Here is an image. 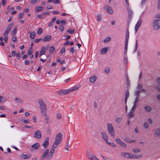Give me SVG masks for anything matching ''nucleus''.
Returning a JSON list of instances; mask_svg holds the SVG:
<instances>
[{
    "label": "nucleus",
    "mask_w": 160,
    "mask_h": 160,
    "mask_svg": "<svg viewBox=\"0 0 160 160\" xmlns=\"http://www.w3.org/2000/svg\"><path fill=\"white\" fill-rule=\"evenodd\" d=\"M62 139V134L61 133H59L56 136L55 141L52 145V147L56 148L60 143Z\"/></svg>",
    "instance_id": "1"
},
{
    "label": "nucleus",
    "mask_w": 160,
    "mask_h": 160,
    "mask_svg": "<svg viewBox=\"0 0 160 160\" xmlns=\"http://www.w3.org/2000/svg\"><path fill=\"white\" fill-rule=\"evenodd\" d=\"M38 102L41 110L42 113L45 112L47 110V107L45 102L41 99H39Z\"/></svg>",
    "instance_id": "2"
},
{
    "label": "nucleus",
    "mask_w": 160,
    "mask_h": 160,
    "mask_svg": "<svg viewBox=\"0 0 160 160\" xmlns=\"http://www.w3.org/2000/svg\"><path fill=\"white\" fill-rule=\"evenodd\" d=\"M154 29L157 30L160 28V18L155 20L153 23Z\"/></svg>",
    "instance_id": "3"
},
{
    "label": "nucleus",
    "mask_w": 160,
    "mask_h": 160,
    "mask_svg": "<svg viewBox=\"0 0 160 160\" xmlns=\"http://www.w3.org/2000/svg\"><path fill=\"white\" fill-rule=\"evenodd\" d=\"M107 128L110 134L112 136H114V130L112 124L110 123H108L107 124Z\"/></svg>",
    "instance_id": "4"
},
{
    "label": "nucleus",
    "mask_w": 160,
    "mask_h": 160,
    "mask_svg": "<svg viewBox=\"0 0 160 160\" xmlns=\"http://www.w3.org/2000/svg\"><path fill=\"white\" fill-rule=\"evenodd\" d=\"M13 25V22H12L9 24L8 27L5 30L4 33L3 34V36H7L8 34L10 31L11 28L12 27Z\"/></svg>",
    "instance_id": "5"
},
{
    "label": "nucleus",
    "mask_w": 160,
    "mask_h": 160,
    "mask_svg": "<svg viewBox=\"0 0 160 160\" xmlns=\"http://www.w3.org/2000/svg\"><path fill=\"white\" fill-rule=\"evenodd\" d=\"M87 156L88 158L91 160H96L97 158L91 152L89 151L87 152Z\"/></svg>",
    "instance_id": "6"
},
{
    "label": "nucleus",
    "mask_w": 160,
    "mask_h": 160,
    "mask_svg": "<svg viewBox=\"0 0 160 160\" xmlns=\"http://www.w3.org/2000/svg\"><path fill=\"white\" fill-rule=\"evenodd\" d=\"M104 9L107 12L110 14H112L113 13V11L111 7L108 5H105L104 7Z\"/></svg>",
    "instance_id": "7"
},
{
    "label": "nucleus",
    "mask_w": 160,
    "mask_h": 160,
    "mask_svg": "<svg viewBox=\"0 0 160 160\" xmlns=\"http://www.w3.org/2000/svg\"><path fill=\"white\" fill-rule=\"evenodd\" d=\"M116 142L123 148H126L127 147L126 144L123 142H122L119 138H117L115 139Z\"/></svg>",
    "instance_id": "8"
},
{
    "label": "nucleus",
    "mask_w": 160,
    "mask_h": 160,
    "mask_svg": "<svg viewBox=\"0 0 160 160\" xmlns=\"http://www.w3.org/2000/svg\"><path fill=\"white\" fill-rule=\"evenodd\" d=\"M33 136L35 138L38 139L41 138L42 137L41 132L39 130L36 131L33 134Z\"/></svg>",
    "instance_id": "9"
},
{
    "label": "nucleus",
    "mask_w": 160,
    "mask_h": 160,
    "mask_svg": "<svg viewBox=\"0 0 160 160\" xmlns=\"http://www.w3.org/2000/svg\"><path fill=\"white\" fill-rule=\"evenodd\" d=\"M48 49V47H42L40 52L39 57H41V56L44 54Z\"/></svg>",
    "instance_id": "10"
},
{
    "label": "nucleus",
    "mask_w": 160,
    "mask_h": 160,
    "mask_svg": "<svg viewBox=\"0 0 160 160\" xmlns=\"http://www.w3.org/2000/svg\"><path fill=\"white\" fill-rule=\"evenodd\" d=\"M56 148H54V147H52V146L50 150V151L49 153V154L47 157V158L48 159H49L52 156L55 151L54 149Z\"/></svg>",
    "instance_id": "11"
},
{
    "label": "nucleus",
    "mask_w": 160,
    "mask_h": 160,
    "mask_svg": "<svg viewBox=\"0 0 160 160\" xmlns=\"http://www.w3.org/2000/svg\"><path fill=\"white\" fill-rule=\"evenodd\" d=\"M142 20L139 19L137 22L135 27V32L136 33L142 24Z\"/></svg>",
    "instance_id": "12"
},
{
    "label": "nucleus",
    "mask_w": 160,
    "mask_h": 160,
    "mask_svg": "<svg viewBox=\"0 0 160 160\" xmlns=\"http://www.w3.org/2000/svg\"><path fill=\"white\" fill-rule=\"evenodd\" d=\"M121 155L127 158L132 159V154L128 152H122L121 153Z\"/></svg>",
    "instance_id": "13"
},
{
    "label": "nucleus",
    "mask_w": 160,
    "mask_h": 160,
    "mask_svg": "<svg viewBox=\"0 0 160 160\" xmlns=\"http://www.w3.org/2000/svg\"><path fill=\"white\" fill-rule=\"evenodd\" d=\"M49 152L48 149H46L45 151L44 152L43 155L41 157V159L43 160L44 159L47 157L48 153Z\"/></svg>",
    "instance_id": "14"
},
{
    "label": "nucleus",
    "mask_w": 160,
    "mask_h": 160,
    "mask_svg": "<svg viewBox=\"0 0 160 160\" xmlns=\"http://www.w3.org/2000/svg\"><path fill=\"white\" fill-rule=\"evenodd\" d=\"M48 141L49 137H48L46 138L45 141L42 144V146L45 148H46L48 147V145L49 144Z\"/></svg>",
    "instance_id": "15"
},
{
    "label": "nucleus",
    "mask_w": 160,
    "mask_h": 160,
    "mask_svg": "<svg viewBox=\"0 0 160 160\" xmlns=\"http://www.w3.org/2000/svg\"><path fill=\"white\" fill-rule=\"evenodd\" d=\"M70 92L69 89L67 90H61L59 91L60 95H65L69 93Z\"/></svg>",
    "instance_id": "16"
},
{
    "label": "nucleus",
    "mask_w": 160,
    "mask_h": 160,
    "mask_svg": "<svg viewBox=\"0 0 160 160\" xmlns=\"http://www.w3.org/2000/svg\"><path fill=\"white\" fill-rule=\"evenodd\" d=\"M44 8L41 6H37L35 8V11L37 12H38L43 10Z\"/></svg>",
    "instance_id": "17"
},
{
    "label": "nucleus",
    "mask_w": 160,
    "mask_h": 160,
    "mask_svg": "<svg viewBox=\"0 0 160 160\" xmlns=\"http://www.w3.org/2000/svg\"><path fill=\"white\" fill-rule=\"evenodd\" d=\"M102 137L103 140L105 142L108 140V137L106 133L104 132L102 133Z\"/></svg>",
    "instance_id": "18"
},
{
    "label": "nucleus",
    "mask_w": 160,
    "mask_h": 160,
    "mask_svg": "<svg viewBox=\"0 0 160 160\" xmlns=\"http://www.w3.org/2000/svg\"><path fill=\"white\" fill-rule=\"evenodd\" d=\"M51 39V36L50 35L47 36L44 38L42 39V40L43 42H48L50 41Z\"/></svg>",
    "instance_id": "19"
},
{
    "label": "nucleus",
    "mask_w": 160,
    "mask_h": 160,
    "mask_svg": "<svg viewBox=\"0 0 160 160\" xmlns=\"http://www.w3.org/2000/svg\"><path fill=\"white\" fill-rule=\"evenodd\" d=\"M127 10L128 13V18L130 19H131L133 12L131 9L127 6Z\"/></svg>",
    "instance_id": "20"
},
{
    "label": "nucleus",
    "mask_w": 160,
    "mask_h": 160,
    "mask_svg": "<svg viewBox=\"0 0 160 160\" xmlns=\"http://www.w3.org/2000/svg\"><path fill=\"white\" fill-rule=\"evenodd\" d=\"M142 156V155L141 154H132V159H137L141 158Z\"/></svg>",
    "instance_id": "21"
},
{
    "label": "nucleus",
    "mask_w": 160,
    "mask_h": 160,
    "mask_svg": "<svg viewBox=\"0 0 160 160\" xmlns=\"http://www.w3.org/2000/svg\"><path fill=\"white\" fill-rule=\"evenodd\" d=\"M144 108L145 110V111L147 112H150L152 110V108L148 106H145Z\"/></svg>",
    "instance_id": "22"
},
{
    "label": "nucleus",
    "mask_w": 160,
    "mask_h": 160,
    "mask_svg": "<svg viewBox=\"0 0 160 160\" xmlns=\"http://www.w3.org/2000/svg\"><path fill=\"white\" fill-rule=\"evenodd\" d=\"M125 141L127 142L128 143H131L132 142H135V140H131L128 138H125Z\"/></svg>",
    "instance_id": "23"
},
{
    "label": "nucleus",
    "mask_w": 160,
    "mask_h": 160,
    "mask_svg": "<svg viewBox=\"0 0 160 160\" xmlns=\"http://www.w3.org/2000/svg\"><path fill=\"white\" fill-rule=\"evenodd\" d=\"M97 77L95 76L91 77L90 78V81L91 82L93 83L96 81Z\"/></svg>",
    "instance_id": "24"
},
{
    "label": "nucleus",
    "mask_w": 160,
    "mask_h": 160,
    "mask_svg": "<svg viewBox=\"0 0 160 160\" xmlns=\"http://www.w3.org/2000/svg\"><path fill=\"white\" fill-rule=\"evenodd\" d=\"M107 50L108 49L107 48H104L101 50L100 52L102 54H104L107 53Z\"/></svg>",
    "instance_id": "25"
},
{
    "label": "nucleus",
    "mask_w": 160,
    "mask_h": 160,
    "mask_svg": "<svg viewBox=\"0 0 160 160\" xmlns=\"http://www.w3.org/2000/svg\"><path fill=\"white\" fill-rule=\"evenodd\" d=\"M156 136L158 137H160V128L157 129L155 132Z\"/></svg>",
    "instance_id": "26"
},
{
    "label": "nucleus",
    "mask_w": 160,
    "mask_h": 160,
    "mask_svg": "<svg viewBox=\"0 0 160 160\" xmlns=\"http://www.w3.org/2000/svg\"><path fill=\"white\" fill-rule=\"evenodd\" d=\"M39 144L38 143H36L32 145L31 147L32 148H33L35 149H37L39 146Z\"/></svg>",
    "instance_id": "27"
},
{
    "label": "nucleus",
    "mask_w": 160,
    "mask_h": 160,
    "mask_svg": "<svg viewBox=\"0 0 160 160\" xmlns=\"http://www.w3.org/2000/svg\"><path fill=\"white\" fill-rule=\"evenodd\" d=\"M74 44L73 42H70L69 41H67L64 44V46L68 45H73Z\"/></svg>",
    "instance_id": "28"
},
{
    "label": "nucleus",
    "mask_w": 160,
    "mask_h": 160,
    "mask_svg": "<svg viewBox=\"0 0 160 160\" xmlns=\"http://www.w3.org/2000/svg\"><path fill=\"white\" fill-rule=\"evenodd\" d=\"M79 89V87L77 86H75L72 87V88L69 89L70 92L71 91H74L77 90Z\"/></svg>",
    "instance_id": "29"
},
{
    "label": "nucleus",
    "mask_w": 160,
    "mask_h": 160,
    "mask_svg": "<svg viewBox=\"0 0 160 160\" xmlns=\"http://www.w3.org/2000/svg\"><path fill=\"white\" fill-rule=\"evenodd\" d=\"M134 116V114L133 112V111L130 110L129 113L128 114V117L129 118H131Z\"/></svg>",
    "instance_id": "30"
},
{
    "label": "nucleus",
    "mask_w": 160,
    "mask_h": 160,
    "mask_svg": "<svg viewBox=\"0 0 160 160\" xmlns=\"http://www.w3.org/2000/svg\"><path fill=\"white\" fill-rule=\"evenodd\" d=\"M57 61L58 62H60L61 64H62L65 63V62L64 60H61V59L59 57H58L57 58Z\"/></svg>",
    "instance_id": "31"
},
{
    "label": "nucleus",
    "mask_w": 160,
    "mask_h": 160,
    "mask_svg": "<svg viewBox=\"0 0 160 160\" xmlns=\"http://www.w3.org/2000/svg\"><path fill=\"white\" fill-rule=\"evenodd\" d=\"M29 157V154H23L21 156V158L24 159H28Z\"/></svg>",
    "instance_id": "32"
},
{
    "label": "nucleus",
    "mask_w": 160,
    "mask_h": 160,
    "mask_svg": "<svg viewBox=\"0 0 160 160\" xmlns=\"http://www.w3.org/2000/svg\"><path fill=\"white\" fill-rule=\"evenodd\" d=\"M36 33L34 32H32L30 33V37L31 39H34L35 38Z\"/></svg>",
    "instance_id": "33"
},
{
    "label": "nucleus",
    "mask_w": 160,
    "mask_h": 160,
    "mask_svg": "<svg viewBox=\"0 0 160 160\" xmlns=\"http://www.w3.org/2000/svg\"><path fill=\"white\" fill-rule=\"evenodd\" d=\"M133 152L136 153H138L141 152V150L138 148H133L132 149Z\"/></svg>",
    "instance_id": "34"
},
{
    "label": "nucleus",
    "mask_w": 160,
    "mask_h": 160,
    "mask_svg": "<svg viewBox=\"0 0 160 160\" xmlns=\"http://www.w3.org/2000/svg\"><path fill=\"white\" fill-rule=\"evenodd\" d=\"M55 49L53 47H52L50 48L49 51L50 53H52L55 51Z\"/></svg>",
    "instance_id": "35"
},
{
    "label": "nucleus",
    "mask_w": 160,
    "mask_h": 160,
    "mask_svg": "<svg viewBox=\"0 0 160 160\" xmlns=\"http://www.w3.org/2000/svg\"><path fill=\"white\" fill-rule=\"evenodd\" d=\"M122 120V118L121 117H117L115 119V121L118 123L120 122Z\"/></svg>",
    "instance_id": "36"
},
{
    "label": "nucleus",
    "mask_w": 160,
    "mask_h": 160,
    "mask_svg": "<svg viewBox=\"0 0 160 160\" xmlns=\"http://www.w3.org/2000/svg\"><path fill=\"white\" fill-rule=\"evenodd\" d=\"M129 38V35H126L125 43H128Z\"/></svg>",
    "instance_id": "37"
},
{
    "label": "nucleus",
    "mask_w": 160,
    "mask_h": 160,
    "mask_svg": "<svg viewBox=\"0 0 160 160\" xmlns=\"http://www.w3.org/2000/svg\"><path fill=\"white\" fill-rule=\"evenodd\" d=\"M17 32V29L15 28L11 32V34L12 35L14 36Z\"/></svg>",
    "instance_id": "38"
},
{
    "label": "nucleus",
    "mask_w": 160,
    "mask_h": 160,
    "mask_svg": "<svg viewBox=\"0 0 160 160\" xmlns=\"http://www.w3.org/2000/svg\"><path fill=\"white\" fill-rule=\"evenodd\" d=\"M15 99L18 103H22V102L23 101L19 98H16Z\"/></svg>",
    "instance_id": "39"
},
{
    "label": "nucleus",
    "mask_w": 160,
    "mask_h": 160,
    "mask_svg": "<svg viewBox=\"0 0 160 160\" xmlns=\"http://www.w3.org/2000/svg\"><path fill=\"white\" fill-rule=\"evenodd\" d=\"M67 32L69 33L70 34H73L75 32V30L74 29H69L67 31Z\"/></svg>",
    "instance_id": "40"
},
{
    "label": "nucleus",
    "mask_w": 160,
    "mask_h": 160,
    "mask_svg": "<svg viewBox=\"0 0 160 160\" xmlns=\"http://www.w3.org/2000/svg\"><path fill=\"white\" fill-rule=\"evenodd\" d=\"M59 29L60 31H63L64 30V27L62 25H60L59 27Z\"/></svg>",
    "instance_id": "41"
},
{
    "label": "nucleus",
    "mask_w": 160,
    "mask_h": 160,
    "mask_svg": "<svg viewBox=\"0 0 160 160\" xmlns=\"http://www.w3.org/2000/svg\"><path fill=\"white\" fill-rule=\"evenodd\" d=\"M45 119L46 120V123L48 124L49 123V118L48 116L45 113Z\"/></svg>",
    "instance_id": "42"
},
{
    "label": "nucleus",
    "mask_w": 160,
    "mask_h": 160,
    "mask_svg": "<svg viewBox=\"0 0 160 160\" xmlns=\"http://www.w3.org/2000/svg\"><path fill=\"white\" fill-rule=\"evenodd\" d=\"M129 96V92L128 90H127L125 93V98H128Z\"/></svg>",
    "instance_id": "43"
},
{
    "label": "nucleus",
    "mask_w": 160,
    "mask_h": 160,
    "mask_svg": "<svg viewBox=\"0 0 160 160\" xmlns=\"http://www.w3.org/2000/svg\"><path fill=\"white\" fill-rule=\"evenodd\" d=\"M110 70V68L109 67H107L105 68L104 72L108 74Z\"/></svg>",
    "instance_id": "44"
},
{
    "label": "nucleus",
    "mask_w": 160,
    "mask_h": 160,
    "mask_svg": "<svg viewBox=\"0 0 160 160\" xmlns=\"http://www.w3.org/2000/svg\"><path fill=\"white\" fill-rule=\"evenodd\" d=\"M111 39V38L110 37H107L104 40L103 42L104 43L108 42Z\"/></svg>",
    "instance_id": "45"
},
{
    "label": "nucleus",
    "mask_w": 160,
    "mask_h": 160,
    "mask_svg": "<svg viewBox=\"0 0 160 160\" xmlns=\"http://www.w3.org/2000/svg\"><path fill=\"white\" fill-rule=\"evenodd\" d=\"M144 128L146 129H148V128L149 125L147 122H145L143 124Z\"/></svg>",
    "instance_id": "46"
},
{
    "label": "nucleus",
    "mask_w": 160,
    "mask_h": 160,
    "mask_svg": "<svg viewBox=\"0 0 160 160\" xmlns=\"http://www.w3.org/2000/svg\"><path fill=\"white\" fill-rule=\"evenodd\" d=\"M128 43H125L124 53L126 54L127 52Z\"/></svg>",
    "instance_id": "47"
},
{
    "label": "nucleus",
    "mask_w": 160,
    "mask_h": 160,
    "mask_svg": "<svg viewBox=\"0 0 160 160\" xmlns=\"http://www.w3.org/2000/svg\"><path fill=\"white\" fill-rule=\"evenodd\" d=\"M138 40H136V42L135 48H134V52H135L137 50V48H138Z\"/></svg>",
    "instance_id": "48"
},
{
    "label": "nucleus",
    "mask_w": 160,
    "mask_h": 160,
    "mask_svg": "<svg viewBox=\"0 0 160 160\" xmlns=\"http://www.w3.org/2000/svg\"><path fill=\"white\" fill-rule=\"evenodd\" d=\"M140 92H141L140 91L138 90L135 92V95L136 96H137V97L138 98V96L140 95Z\"/></svg>",
    "instance_id": "49"
},
{
    "label": "nucleus",
    "mask_w": 160,
    "mask_h": 160,
    "mask_svg": "<svg viewBox=\"0 0 160 160\" xmlns=\"http://www.w3.org/2000/svg\"><path fill=\"white\" fill-rule=\"evenodd\" d=\"M53 2L55 4H58L60 3V0H53Z\"/></svg>",
    "instance_id": "50"
},
{
    "label": "nucleus",
    "mask_w": 160,
    "mask_h": 160,
    "mask_svg": "<svg viewBox=\"0 0 160 160\" xmlns=\"http://www.w3.org/2000/svg\"><path fill=\"white\" fill-rule=\"evenodd\" d=\"M42 32V29L41 28H39L38 29L37 33L38 34L40 35Z\"/></svg>",
    "instance_id": "51"
},
{
    "label": "nucleus",
    "mask_w": 160,
    "mask_h": 160,
    "mask_svg": "<svg viewBox=\"0 0 160 160\" xmlns=\"http://www.w3.org/2000/svg\"><path fill=\"white\" fill-rule=\"evenodd\" d=\"M41 40H42V39L41 38H36L35 39L34 42L35 43H37L39 42Z\"/></svg>",
    "instance_id": "52"
},
{
    "label": "nucleus",
    "mask_w": 160,
    "mask_h": 160,
    "mask_svg": "<svg viewBox=\"0 0 160 160\" xmlns=\"http://www.w3.org/2000/svg\"><path fill=\"white\" fill-rule=\"evenodd\" d=\"M24 13H20L18 16V18L20 19L23 16Z\"/></svg>",
    "instance_id": "53"
},
{
    "label": "nucleus",
    "mask_w": 160,
    "mask_h": 160,
    "mask_svg": "<svg viewBox=\"0 0 160 160\" xmlns=\"http://www.w3.org/2000/svg\"><path fill=\"white\" fill-rule=\"evenodd\" d=\"M101 14L99 13L97 15V19L98 21H100L101 19Z\"/></svg>",
    "instance_id": "54"
},
{
    "label": "nucleus",
    "mask_w": 160,
    "mask_h": 160,
    "mask_svg": "<svg viewBox=\"0 0 160 160\" xmlns=\"http://www.w3.org/2000/svg\"><path fill=\"white\" fill-rule=\"evenodd\" d=\"M136 107H137V105L134 104L132 107L131 108V110L134 112L135 111V109L136 108Z\"/></svg>",
    "instance_id": "55"
},
{
    "label": "nucleus",
    "mask_w": 160,
    "mask_h": 160,
    "mask_svg": "<svg viewBox=\"0 0 160 160\" xmlns=\"http://www.w3.org/2000/svg\"><path fill=\"white\" fill-rule=\"evenodd\" d=\"M38 0H31L30 2L32 4H34L37 2H38Z\"/></svg>",
    "instance_id": "56"
},
{
    "label": "nucleus",
    "mask_w": 160,
    "mask_h": 160,
    "mask_svg": "<svg viewBox=\"0 0 160 160\" xmlns=\"http://www.w3.org/2000/svg\"><path fill=\"white\" fill-rule=\"evenodd\" d=\"M42 15H43V16L46 15H48L50 14V12L49 11H48V12H42Z\"/></svg>",
    "instance_id": "57"
},
{
    "label": "nucleus",
    "mask_w": 160,
    "mask_h": 160,
    "mask_svg": "<svg viewBox=\"0 0 160 160\" xmlns=\"http://www.w3.org/2000/svg\"><path fill=\"white\" fill-rule=\"evenodd\" d=\"M69 144L68 143V141L67 142V143L66 144V145L65 146V149L67 150H69L68 147H69Z\"/></svg>",
    "instance_id": "58"
},
{
    "label": "nucleus",
    "mask_w": 160,
    "mask_h": 160,
    "mask_svg": "<svg viewBox=\"0 0 160 160\" xmlns=\"http://www.w3.org/2000/svg\"><path fill=\"white\" fill-rule=\"evenodd\" d=\"M138 97H136L135 98V100L134 102V104L136 105L137 104L138 102Z\"/></svg>",
    "instance_id": "59"
},
{
    "label": "nucleus",
    "mask_w": 160,
    "mask_h": 160,
    "mask_svg": "<svg viewBox=\"0 0 160 160\" xmlns=\"http://www.w3.org/2000/svg\"><path fill=\"white\" fill-rule=\"evenodd\" d=\"M60 22L64 25H65L66 23V22L64 20H62L60 21Z\"/></svg>",
    "instance_id": "60"
},
{
    "label": "nucleus",
    "mask_w": 160,
    "mask_h": 160,
    "mask_svg": "<svg viewBox=\"0 0 160 160\" xmlns=\"http://www.w3.org/2000/svg\"><path fill=\"white\" fill-rule=\"evenodd\" d=\"M17 53L16 51H13L12 52V56H15L16 55Z\"/></svg>",
    "instance_id": "61"
},
{
    "label": "nucleus",
    "mask_w": 160,
    "mask_h": 160,
    "mask_svg": "<svg viewBox=\"0 0 160 160\" xmlns=\"http://www.w3.org/2000/svg\"><path fill=\"white\" fill-rule=\"evenodd\" d=\"M157 8L158 9H160V0H158Z\"/></svg>",
    "instance_id": "62"
},
{
    "label": "nucleus",
    "mask_w": 160,
    "mask_h": 160,
    "mask_svg": "<svg viewBox=\"0 0 160 160\" xmlns=\"http://www.w3.org/2000/svg\"><path fill=\"white\" fill-rule=\"evenodd\" d=\"M157 82L158 84L160 86V77L157 78Z\"/></svg>",
    "instance_id": "63"
},
{
    "label": "nucleus",
    "mask_w": 160,
    "mask_h": 160,
    "mask_svg": "<svg viewBox=\"0 0 160 160\" xmlns=\"http://www.w3.org/2000/svg\"><path fill=\"white\" fill-rule=\"evenodd\" d=\"M104 160H113L112 158H108L106 157H103Z\"/></svg>",
    "instance_id": "64"
}]
</instances>
